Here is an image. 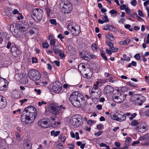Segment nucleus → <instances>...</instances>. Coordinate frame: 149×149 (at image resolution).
I'll use <instances>...</instances> for the list:
<instances>
[{
  "mask_svg": "<svg viewBox=\"0 0 149 149\" xmlns=\"http://www.w3.org/2000/svg\"><path fill=\"white\" fill-rule=\"evenodd\" d=\"M37 111L33 106L26 107L22 112L21 120L23 125L30 124L34 121L37 116Z\"/></svg>",
  "mask_w": 149,
  "mask_h": 149,
  "instance_id": "f257e3e1",
  "label": "nucleus"
},
{
  "mask_svg": "<svg viewBox=\"0 0 149 149\" xmlns=\"http://www.w3.org/2000/svg\"><path fill=\"white\" fill-rule=\"evenodd\" d=\"M83 96L78 91L73 92L70 95L69 101L74 107H83L86 105L87 103L84 99Z\"/></svg>",
  "mask_w": 149,
  "mask_h": 149,
  "instance_id": "f03ea898",
  "label": "nucleus"
},
{
  "mask_svg": "<svg viewBox=\"0 0 149 149\" xmlns=\"http://www.w3.org/2000/svg\"><path fill=\"white\" fill-rule=\"evenodd\" d=\"M132 97L134 98V100H131L132 103L139 106L142 105L146 100L145 97L140 94L134 95Z\"/></svg>",
  "mask_w": 149,
  "mask_h": 149,
  "instance_id": "7ed1b4c3",
  "label": "nucleus"
},
{
  "mask_svg": "<svg viewBox=\"0 0 149 149\" xmlns=\"http://www.w3.org/2000/svg\"><path fill=\"white\" fill-rule=\"evenodd\" d=\"M28 76L30 79L34 81L38 80L41 77L39 72L35 69L29 70L28 72Z\"/></svg>",
  "mask_w": 149,
  "mask_h": 149,
  "instance_id": "20e7f679",
  "label": "nucleus"
},
{
  "mask_svg": "<svg viewBox=\"0 0 149 149\" xmlns=\"http://www.w3.org/2000/svg\"><path fill=\"white\" fill-rule=\"evenodd\" d=\"M33 15L34 16V20L37 22H39L42 19L43 15V10L40 8L33 9L32 11Z\"/></svg>",
  "mask_w": 149,
  "mask_h": 149,
  "instance_id": "39448f33",
  "label": "nucleus"
},
{
  "mask_svg": "<svg viewBox=\"0 0 149 149\" xmlns=\"http://www.w3.org/2000/svg\"><path fill=\"white\" fill-rule=\"evenodd\" d=\"M82 117L80 115H76L72 117L70 120V123L76 127L81 125L83 123Z\"/></svg>",
  "mask_w": 149,
  "mask_h": 149,
  "instance_id": "423d86ee",
  "label": "nucleus"
},
{
  "mask_svg": "<svg viewBox=\"0 0 149 149\" xmlns=\"http://www.w3.org/2000/svg\"><path fill=\"white\" fill-rule=\"evenodd\" d=\"M38 125L42 128H47L52 126V125L50 120L49 119L40 120L38 123Z\"/></svg>",
  "mask_w": 149,
  "mask_h": 149,
  "instance_id": "0eeeda50",
  "label": "nucleus"
},
{
  "mask_svg": "<svg viewBox=\"0 0 149 149\" xmlns=\"http://www.w3.org/2000/svg\"><path fill=\"white\" fill-rule=\"evenodd\" d=\"M10 52L12 55L14 57H17L20 54V51L16 45L13 46L11 48Z\"/></svg>",
  "mask_w": 149,
  "mask_h": 149,
  "instance_id": "6e6552de",
  "label": "nucleus"
},
{
  "mask_svg": "<svg viewBox=\"0 0 149 149\" xmlns=\"http://www.w3.org/2000/svg\"><path fill=\"white\" fill-rule=\"evenodd\" d=\"M72 8V5L71 3L60 8L61 11L65 14H68L71 12Z\"/></svg>",
  "mask_w": 149,
  "mask_h": 149,
  "instance_id": "1a4fd4ad",
  "label": "nucleus"
},
{
  "mask_svg": "<svg viewBox=\"0 0 149 149\" xmlns=\"http://www.w3.org/2000/svg\"><path fill=\"white\" fill-rule=\"evenodd\" d=\"M50 107V112L55 115H58L61 113V110L59 109L58 106L54 104H52Z\"/></svg>",
  "mask_w": 149,
  "mask_h": 149,
  "instance_id": "9d476101",
  "label": "nucleus"
},
{
  "mask_svg": "<svg viewBox=\"0 0 149 149\" xmlns=\"http://www.w3.org/2000/svg\"><path fill=\"white\" fill-rule=\"evenodd\" d=\"M126 95L125 96L120 94L119 96H113V98L114 101L117 103H121L125 99Z\"/></svg>",
  "mask_w": 149,
  "mask_h": 149,
  "instance_id": "9b49d317",
  "label": "nucleus"
},
{
  "mask_svg": "<svg viewBox=\"0 0 149 149\" xmlns=\"http://www.w3.org/2000/svg\"><path fill=\"white\" fill-rule=\"evenodd\" d=\"M73 35L76 36L78 35L80 32V27L78 25H75L71 31Z\"/></svg>",
  "mask_w": 149,
  "mask_h": 149,
  "instance_id": "f8f14e48",
  "label": "nucleus"
},
{
  "mask_svg": "<svg viewBox=\"0 0 149 149\" xmlns=\"http://www.w3.org/2000/svg\"><path fill=\"white\" fill-rule=\"evenodd\" d=\"M15 26L17 27L18 29L20 31H26L29 28V25L26 24H22L18 25L17 24L15 25Z\"/></svg>",
  "mask_w": 149,
  "mask_h": 149,
  "instance_id": "ddd939ff",
  "label": "nucleus"
},
{
  "mask_svg": "<svg viewBox=\"0 0 149 149\" xmlns=\"http://www.w3.org/2000/svg\"><path fill=\"white\" fill-rule=\"evenodd\" d=\"M114 91V88L109 85L106 86L104 89V92L105 94H109L113 92Z\"/></svg>",
  "mask_w": 149,
  "mask_h": 149,
  "instance_id": "4468645a",
  "label": "nucleus"
},
{
  "mask_svg": "<svg viewBox=\"0 0 149 149\" xmlns=\"http://www.w3.org/2000/svg\"><path fill=\"white\" fill-rule=\"evenodd\" d=\"M6 100L5 97L0 95V108H4L6 105Z\"/></svg>",
  "mask_w": 149,
  "mask_h": 149,
  "instance_id": "2eb2a0df",
  "label": "nucleus"
},
{
  "mask_svg": "<svg viewBox=\"0 0 149 149\" xmlns=\"http://www.w3.org/2000/svg\"><path fill=\"white\" fill-rule=\"evenodd\" d=\"M52 89L54 92L58 93L60 92L62 89V87L59 86L57 84H54Z\"/></svg>",
  "mask_w": 149,
  "mask_h": 149,
  "instance_id": "dca6fc26",
  "label": "nucleus"
},
{
  "mask_svg": "<svg viewBox=\"0 0 149 149\" xmlns=\"http://www.w3.org/2000/svg\"><path fill=\"white\" fill-rule=\"evenodd\" d=\"M70 3H71L69 0H60L59 2L60 7L61 8Z\"/></svg>",
  "mask_w": 149,
  "mask_h": 149,
  "instance_id": "f3484780",
  "label": "nucleus"
},
{
  "mask_svg": "<svg viewBox=\"0 0 149 149\" xmlns=\"http://www.w3.org/2000/svg\"><path fill=\"white\" fill-rule=\"evenodd\" d=\"M130 42V40L128 38H126L125 40L120 41L119 44L121 45H126Z\"/></svg>",
  "mask_w": 149,
  "mask_h": 149,
  "instance_id": "a211bd4d",
  "label": "nucleus"
},
{
  "mask_svg": "<svg viewBox=\"0 0 149 149\" xmlns=\"http://www.w3.org/2000/svg\"><path fill=\"white\" fill-rule=\"evenodd\" d=\"M60 132V131H57L55 132L54 130H52L51 132V135L54 137H56L58 136Z\"/></svg>",
  "mask_w": 149,
  "mask_h": 149,
  "instance_id": "6ab92c4d",
  "label": "nucleus"
},
{
  "mask_svg": "<svg viewBox=\"0 0 149 149\" xmlns=\"http://www.w3.org/2000/svg\"><path fill=\"white\" fill-rule=\"evenodd\" d=\"M97 90H99V88H98V87H97L94 86V87L90 89L89 92L91 94H93L95 93Z\"/></svg>",
  "mask_w": 149,
  "mask_h": 149,
  "instance_id": "aec40b11",
  "label": "nucleus"
},
{
  "mask_svg": "<svg viewBox=\"0 0 149 149\" xmlns=\"http://www.w3.org/2000/svg\"><path fill=\"white\" fill-rule=\"evenodd\" d=\"M107 38L109 39L111 41H113L114 40V37L113 35L110 34H108L106 36Z\"/></svg>",
  "mask_w": 149,
  "mask_h": 149,
  "instance_id": "412c9836",
  "label": "nucleus"
},
{
  "mask_svg": "<svg viewBox=\"0 0 149 149\" xmlns=\"http://www.w3.org/2000/svg\"><path fill=\"white\" fill-rule=\"evenodd\" d=\"M75 25L73 23H70L68 25L67 28L68 30H70L71 31Z\"/></svg>",
  "mask_w": 149,
  "mask_h": 149,
  "instance_id": "4be33fe9",
  "label": "nucleus"
},
{
  "mask_svg": "<svg viewBox=\"0 0 149 149\" xmlns=\"http://www.w3.org/2000/svg\"><path fill=\"white\" fill-rule=\"evenodd\" d=\"M102 19L105 22H108L109 21L108 17L106 13H105L104 15L102 16Z\"/></svg>",
  "mask_w": 149,
  "mask_h": 149,
  "instance_id": "5701e85b",
  "label": "nucleus"
},
{
  "mask_svg": "<svg viewBox=\"0 0 149 149\" xmlns=\"http://www.w3.org/2000/svg\"><path fill=\"white\" fill-rule=\"evenodd\" d=\"M59 139H60L61 141V142L64 143L66 139V137L65 136L61 134L59 136Z\"/></svg>",
  "mask_w": 149,
  "mask_h": 149,
  "instance_id": "b1692460",
  "label": "nucleus"
},
{
  "mask_svg": "<svg viewBox=\"0 0 149 149\" xmlns=\"http://www.w3.org/2000/svg\"><path fill=\"white\" fill-rule=\"evenodd\" d=\"M45 9L47 16L49 17L50 14H51V11L50 9L49 8L46 7Z\"/></svg>",
  "mask_w": 149,
  "mask_h": 149,
  "instance_id": "393cba45",
  "label": "nucleus"
},
{
  "mask_svg": "<svg viewBox=\"0 0 149 149\" xmlns=\"http://www.w3.org/2000/svg\"><path fill=\"white\" fill-rule=\"evenodd\" d=\"M139 123L136 120H133L131 122L130 125L132 126H136Z\"/></svg>",
  "mask_w": 149,
  "mask_h": 149,
  "instance_id": "a878e982",
  "label": "nucleus"
},
{
  "mask_svg": "<svg viewBox=\"0 0 149 149\" xmlns=\"http://www.w3.org/2000/svg\"><path fill=\"white\" fill-rule=\"evenodd\" d=\"M91 48L94 51H97V47L95 43H93L91 45Z\"/></svg>",
  "mask_w": 149,
  "mask_h": 149,
  "instance_id": "bb28decb",
  "label": "nucleus"
},
{
  "mask_svg": "<svg viewBox=\"0 0 149 149\" xmlns=\"http://www.w3.org/2000/svg\"><path fill=\"white\" fill-rule=\"evenodd\" d=\"M56 42L55 39H52L50 40V44L51 45L54 46Z\"/></svg>",
  "mask_w": 149,
  "mask_h": 149,
  "instance_id": "cd10ccee",
  "label": "nucleus"
},
{
  "mask_svg": "<svg viewBox=\"0 0 149 149\" xmlns=\"http://www.w3.org/2000/svg\"><path fill=\"white\" fill-rule=\"evenodd\" d=\"M75 85H72L68 84H65L63 85V87L65 88H70V87L74 86Z\"/></svg>",
  "mask_w": 149,
  "mask_h": 149,
  "instance_id": "c85d7f7f",
  "label": "nucleus"
},
{
  "mask_svg": "<svg viewBox=\"0 0 149 149\" xmlns=\"http://www.w3.org/2000/svg\"><path fill=\"white\" fill-rule=\"evenodd\" d=\"M106 44L107 45L110 47L109 49H111V48L112 47H113V44L111 42L108 41L106 42Z\"/></svg>",
  "mask_w": 149,
  "mask_h": 149,
  "instance_id": "c756f323",
  "label": "nucleus"
},
{
  "mask_svg": "<svg viewBox=\"0 0 149 149\" xmlns=\"http://www.w3.org/2000/svg\"><path fill=\"white\" fill-rule=\"evenodd\" d=\"M109 29V30L111 31L115 32L116 31V28L113 26L110 25Z\"/></svg>",
  "mask_w": 149,
  "mask_h": 149,
  "instance_id": "7c9ffc66",
  "label": "nucleus"
},
{
  "mask_svg": "<svg viewBox=\"0 0 149 149\" xmlns=\"http://www.w3.org/2000/svg\"><path fill=\"white\" fill-rule=\"evenodd\" d=\"M113 52H116L118 50V48L113 46L111 49H110Z\"/></svg>",
  "mask_w": 149,
  "mask_h": 149,
  "instance_id": "2f4dec72",
  "label": "nucleus"
},
{
  "mask_svg": "<svg viewBox=\"0 0 149 149\" xmlns=\"http://www.w3.org/2000/svg\"><path fill=\"white\" fill-rule=\"evenodd\" d=\"M101 56L105 60L107 61L108 60L104 52H102L101 53Z\"/></svg>",
  "mask_w": 149,
  "mask_h": 149,
  "instance_id": "473e14b6",
  "label": "nucleus"
},
{
  "mask_svg": "<svg viewBox=\"0 0 149 149\" xmlns=\"http://www.w3.org/2000/svg\"><path fill=\"white\" fill-rule=\"evenodd\" d=\"M126 119V117L125 115V114L121 116V118L119 119L118 120L119 121L122 122L124 120H125Z\"/></svg>",
  "mask_w": 149,
  "mask_h": 149,
  "instance_id": "72a5a7b5",
  "label": "nucleus"
},
{
  "mask_svg": "<svg viewBox=\"0 0 149 149\" xmlns=\"http://www.w3.org/2000/svg\"><path fill=\"white\" fill-rule=\"evenodd\" d=\"M81 53H80V56L81 57V58H82L84 59L85 60H87V61H88L90 59V58L88 57L87 56H85L84 55V56H82L81 55Z\"/></svg>",
  "mask_w": 149,
  "mask_h": 149,
  "instance_id": "f704fd0d",
  "label": "nucleus"
},
{
  "mask_svg": "<svg viewBox=\"0 0 149 149\" xmlns=\"http://www.w3.org/2000/svg\"><path fill=\"white\" fill-rule=\"evenodd\" d=\"M134 58L138 60H140V56L139 53L136 54L134 56Z\"/></svg>",
  "mask_w": 149,
  "mask_h": 149,
  "instance_id": "c9c22d12",
  "label": "nucleus"
},
{
  "mask_svg": "<svg viewBox=\"0 0 149 149\" xmlns=\"http://www.w3.org/2000/svg\"><path fill=\"white\" fill-rule=\"evenodd\" d=\"M37 58L36 57H33L32 58V63H37L38 62Z\"/></svg>",
  "mask_w": 149,
  "mask_h": 149,
  "instance_id": "e433bc0d",
  "label": "nucleus"
},
{
  "mask_svg": "<svg viewBox=\"0 0 149 149\" xmlns=\"http://www.w3.org/2000/svg\"><path fill=\"white\" fill-rule=\"evenodd\" d=\"M110 26V25L109 24H107L104 26L103 27V29L105 31L108 30Z\"/></svg>",
  "mask_w": 149,
  "mask_h": 149,
  "instance_id": "4c0bfd02",
  "label": "nucleus"
},
{
  "mask_svg": "<svg viewBox=\"0 0 149 149\" xmlns=\"http://www.w3.org/2000/svg\"><path fill=\"white\" fill-rule=\"evenodd\" d=\"M42 47L43 48H47L49 46V44L48 43L44 42L42 44Z\"/></svg>",
  "mask_w": 149,
  "mask_h": 149,
  "instance_id": "58836bf2",
  "label": "nucleus"
},
{
  "mask_svg": "<svg viewBox=\"0 0 149 149\" xmlns=\"http://www.w3.org/2000/svg\"><path fill=\"white\" fill-rule=\"evenodd\" d=\"M137 114L136 113H134L132 114L131 116L130 117V120H132L136 116Z\"/></svg>",
  "mask_w": 149,
  "mask_h": 149,
  "instance_id": "ea45409f",
  "label": "nucleus"
},
{
  "mask_svg": "<svg viewBox=\"0 0 149 149\" xmlns=\"http://www.w3.org/2000/svg\"><path fill=\"white\" fill-rule=\"evenodd\" d=\"M54 52L55 54L56 55H57L58 53H59L60 51L62 50L58 49H55L54 48H53Z\"/></svg>",
  "mask_w": 149,
  "mask_h": 149,
  "instance_id": "a19ab883",
  "label": "nucleus"
},
{
  "mask_svg": "<svg viewBox=\"0 0 149 149\" xmlns=\"http://www.w3.org/2000/svg\"><path fill=\"white\" fill-rule=\"evenodd\" d=\"M50 22L52 24H54L55 25H56V22L55 19H51L50 20Z\"/></svg>",
  "mask_w": 149,
  "mask_h": 149,
  "instance_id": "79ce46f5",
  "label": "nucleus"
},
{
  "mask_svg": "<svg viewBox=\"0 0 149 149\" xmlns=\"http://www.w3.org/2000/svg\"><path fill=\"white\" fill-rule=\"evenodd\" d=\"M58 107L59 108L60 110H61V112L62 111V109H66V107L65 106H63V105H61L60 107L58 106Z\"/></svg>",
  "mask_w": 149,
  "mask_h": 149,
  "instance_id": "37998d69",
  "label": "nucleus"
},
{
  "mask_svg": "<svg viewBox=\"0 0 149 149\" xmlns=\"http://www.w3.org/2000/svg\"><path fill=\"white\" fill-rule=\"evenodd\" d=\"M24 18L22 14L21 13H19V15L17 17V18L18 20H19L20 19H22Z\"/></svg>",
  "mask_w": 149,
  "mask_h": 149,
  "instance_id": "c03bdc74",
  "label": "nucleus"
},
{
  "mask_svg": "<svg viewBox=\"0 0 149 149\" xmlns=\"http://www.w3.org/2000/svg\"><path fill=\"white\" fill-rule=\"evenodd\" d=\"M137 4V1L136 0H132V1L131 2V4L133 6H135Z\"/></svg>",
  "mask_w": 149,
  "mask_h": 149,
  "instance_id": "a18cd8bd",
  "label": "nucleus"
},
{
  "mask_svg": "<svg viewBox=\"0 0 149 149\" xmlns=\"http://www.w3.org/2000/svg\"><path fill=\"white\" fill-rule=\"evenodd\" d=\"M127 7L125 4L121 5L120 7V8L121 10H124L125 9L127 8Z\"/></svg>",
  "mask_w": 149,
  "mask_h": 149,
  "instance_id": "49530a36",
  "label": "nucleus"
},
{
  "mask_svg": "<svg viewBox=\"0 0 149 149\" xmlns=\"http://www.w3.org/2000/svg\"><path fill=\"white\" fill-rule=\"evenodd\" d=\"M47 102H44L43 101H42L41 102H38V104L39 106L41 107L42 105V104H47Z\"/></svg>",
  "mask_w": 149,
  "mask_h": 149,
  "instance_id": "de8ad7c7",
  "label": "nucleus"
},
{
  "mask_svg": "<svg viewBox=\"0 0 149 149\" xmlns=\"http://www.w3.org/2000/svg\"><path fill=\"white\" fill-rule=\"evenodd\" d=\"M112 118L113 120H114L117 121L118 118L117 117V113H116L115 114H114L113 115V117H112Z\"/></svg>",
  "mask_w": 149,
  "mask_h": 149,
  "instance_id": "09e8293b",
  "label": "nucleus"
},
{
  "mask_svg": "<svg viewBox=\"0 0 149 149\" xmlns=\"http://www.w3.org/2000/svg\"><path fill=\"white\" fill-rule=\"evenodd\" d=\"M57 148L60 149H62L63 148V146L61 143H58L57 146Z\"/></svg>",
  "mask_w": 149,
  "mask_h": 149,
  "instance_id": "8fccbe9b",
  "label": "nucleus"
},
{
  "mask_svg": "<svg viewBox=\"0 0 149 149\" xmlns=\"http://www.w3.org/2000/svg\"><path fill=\"white\" fill-rule=\"evenodd\" d=\"M117 12V11L114 9H112V10H111L109 12V13L111 15H113V14H115Z\"/></svg>",
  "mask_w": 149,
  "mask_h": 149,
  "instance_id": "3c124183",
  "label": "nucleus"
},
{
  "mask_svg": "<svg viewBox=\"0 0 149 149\" xmlns=\"http://www.w3.org/2000/svg\"><path fill=\"white\" fill-rule=\"evenodd\" d=\"M102 131H98L96 133H95V136H99L102 134Z\"/></svg>",
  "mask_w": 149,
  "mask_h": 149,
  "instance_id": "603ef678",
  "label": "nucleus"
},
{
  "mask_svg": "<svg viewBox=\"0 0 149 149\" xmlns=\"http://www.w3.org/2000/svg\"><path fill=\"white\" fill-rule=\"evenodd\" d=\"M27 99H24V100H21L19 102H21V105H22L23 103L27 101Z\"/></svg>",
  "mask_w": 149,
  "mask_h": 149,
  "instance_id": "864d4df0",
  "label": "nucleus"
},
{
  "mask_svg": "<svg viewBox=\"0 0 149 149\" xmlns=\"http://www.w3.org/2000/svg\"><path fill=\"white\" fill-rule=\"evenodd\" d=\"M115 146L118 147H119L120 146V144L119 142L116 141L114 143Z\"/></svg>",
  "mask_w": 149,
  "mask_h": 149,
  "instance_id": "5fc2aeb1",
  "label": "nucleus"
},
{
  "mask_svg": "<svg viewBox=\"0 0 149 149\" xmlns=\"http://www.w3.org/2000/svg\"><path fill=\"white\" fill-rule=\"evenodd\" d=\"M59 56L60 57L61 59L65 57L64 54L62 52H59Z\"/></svg>",
  "mask_w": 149,
  "mask_h": 149,
  "instance_id": "6e6d98bb",
  "label": "nucleus"
},
{
  "mask_svg": "<svg viewBox=\"0 0 149 149\" xmlns=\"http://www.w3.org/2000/svg\"><path fill=\"white\" fill-rule=\"evenodd\" d=\"M15 134L16 136L17 139V140H20V137L18 133L17 132H15Z\"/></svg>",
  "mask_w": 149,
  "mask_h": 149,
  "instance_id": "4d7b16f0",
  "label": "nucleus"
},
{
  "mask_svg": "<svg viewBox=\"0 0 149 149\" xmlns=\"http://www.w3.org/2000/svg\"><path fill=\"white\" fill-rule=\"evenodd\" d=\"M13 13L14 15H16L19 13V11L17 9H15L13 11Z\"/></svg>",
  "mask_w": 149,
  "mask_h": 149,
  "instance_id": "13d9d810",
  "label": "nucleus"
},
{
  "mask_svg": "<svg viewBox=\"0 0 149 149\" xmlns=\"http://www.w3.org/2000/svg\"><path fill=\"white\" fill-rule=\"evenodd\" d=\"M99 83L101 84H104L107 81L105 79H101L99 81Z\"/></svg>",
  "mask_w": 149,
  "mask_h": 149,
  "instance_id": "bf43d9fd",
  "label": "nucleus"
},
{
  "mask_svg": "<svg viewBox=\"0 0 149 149\" xmlns=\"http://www.w3.org/2000/svg\"><path fill=\"white\" fill-rule=\"evenodd\" d=\"M97 128L99 130H101L103 128V125L102 124H99L97 126Z\"/></svg>",
  "mask_w": 149,
  "mask_h": 149,
  "instance_id": "052dcab7",
  "label": "nucleus"
},
{
  "mask_svg": "<svg viewBox=\"0 0 149 149\" xmlns=\"http://www.w3.org/2000/svg\"><path fill=\"white\" fill-rule=\"evenodd\" d=\"M34 91L35 92H36L38 95H40L41 93V91L40 89H35L34 90Z\"/></svg>",
  "mask_w": 149,
  "mask_h": 149,
  "instance_id": "680f3d73",
  "label": "nucleus"
},
{
  "mask_svg": "<svg viewBox=\"0 0 149 149\" xmlns=\"http://www.w3.org/2000/svg\"><path fill=\"white\" fill-rule=\"evenodd\" d=\"M125 12L127 14H129L130 13V9L128 7V6L127 7L126 9H125Z\"/></svg>",
  "mask_w": 149,
  "mask_h": 149,
  "instance_id": "e2e57ef3",
  "label": "nucleus"
},
{
  "mask_svg": "<svg viewBox=\"0 0 149 149\" xmlns=\"http://www.w3.org/2000/svg\"><path fill=\"white\" fill-rule=\"evenodd\" d=\"M139 15L143 17V15L141 10H139L138 11Z\"/></svg>",
  "mask_w": 149,
  "mask_h": 149,
  "instance_id": "0e129e2a",
  "label": "nucleus"
},
{
  "mask_svg": "<svg viewBox=\"0 0 149 149\" xmlns=\"http://www.w3.org/2000/svg\"><path fill=\"white\" fill-rule=\"evenodd\" d=\"M139 141H134L132 144V146H134L136 144H138L139 143Z\"/></svg>",
  "mask_w": 149,
  "mask_h": 149,
  "instance_id": "69168bd1",
  "label": "nucleus"
},
{
  "mask_svg": "<svg viewBox=\"0 0 149 149\" xmlns=\"http://www.w3.org/2000/svg\"><path fill=\"white\" fill-rule=\"evenodd\" d=\"M11 45V43L9 41L8 42L7 45L6 46L7 48L8 49H10Z\"/></svg>",
  "mask_w": 149,
  "mask_h": 149,
  "instance_id": "338daca9",
  "label": "nucleus"
},
{
  "mask_svg": "<svg viewBox=\"0 0 149 149\" xmlns=\"http://www.w3.org/2000/svg\"><path fill=\"white\" fill-rule=\"evenodd\" d=\"M111 51V50H109L108 48H107L106 49V53L109 55H111L112 54V52Z\"/></svg>",
  "mask_w": 149,
  "mask_h": 149,
  "instance_id": "774afa93",
  "label": "nucleus"
}]
</instances>
